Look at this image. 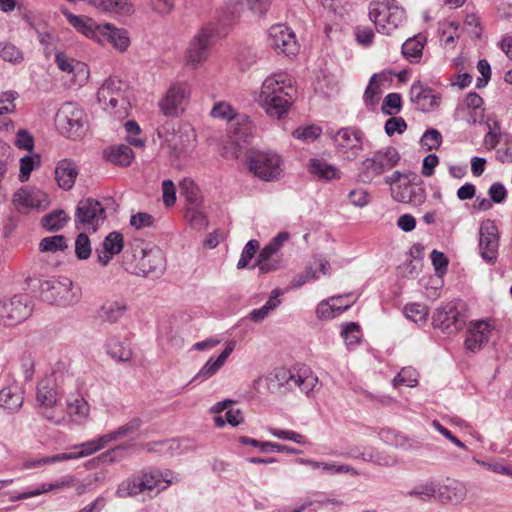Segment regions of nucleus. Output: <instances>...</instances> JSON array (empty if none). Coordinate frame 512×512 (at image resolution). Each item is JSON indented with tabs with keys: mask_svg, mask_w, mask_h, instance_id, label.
<instances>
[{
	"mask_svg": "<svg viewBox=\"0 0 512 512\" xmlns=\"http://www.w3.org/2000/svg\"><path fill=\"white\" fill-rule=\"evenodd\" d=\"M358 457L364 461L372 462L381 466H389L395 463V458L393 456L381 453L372 448H366L358 455Z\"/></svg>",
	"mask_w": 512,
	"mask_h": 512,
	"instance_id": "obj_53",
	"label": "nucleus"
},
{
	"mask_svg": "<svg viewBox=\"0 0 512 512\" xmlns=\"http://www.w3.org/2000/svg\"><path fill=\"white\" fill-rule=\"evenodd\" d=\"M106 217V209L102 202L93 198L81 199L75 211L76 228L95 232Z\"/></svg>",
	"mask_w": 512,
	"mask_h": 512,
	"instance_id": "obj_5",
	"label": "nucleus"
},
{
	"mask_svg": "<svg viewBox=\"0 0 512 512\" xmlns=\"http://www.w3.org/2000/svg\"><path fill=\"white\" fill-rule=\"evenodd\" d=\"M299 462L301 464L307 465L311 467L312 469H320L323 473L327 474H341V473H351L355 474V471L352 467L348 465H337L335 463H328V462H319L314 461L310 459H300Z\"/></svg>",
	"mask_w": 512,
	"mask_h": 512,
	"instance_id": "obj_47",
	"label": "nucleus"
},
{
	"mask_svg": "<svg viewBox=\"0 0 512 512\" xmlns=\"http://www.w3.org/2000/svg\"><path fill=\"white\" fill-rule=\"evenodd\" d=\"M268 432L273 435L274 437H277L282 440H289L293 441L300 445H305L308 443L307 438L295 431L292 430H283L278 428L269 427Z\"/></svg>",
	"mask_w": 512,
	"mask_h": 512,
	"instance_id": "obj_60",
	"label": "nucleus"
},
{
	"mask_svg": "<svg viewBox=\"0 0 512 512\" xmlns=\"http://www.w3.org/2000/svg\"><path fill=\"white\" fill-rule=\"evenodd\" d=\"M127 311L124 301H108L100 309V317L110 323L119 321Z\"/></svg>",
	"mask_w": 512,
	"mask_h": 512,
	"instance_id": "obj_41",
	"label": "nucleus"
},
{
	"mask_svg": "<svg viewBox=\"0 0 512 512\" xmlns=\"http://www.w3.org/2000/svg\"><path fill=\"white\" fill-rule=\"evenodd\" d=\"M465 106L469 110L467 115V122L475 124L478 120L483 118V99L475 92L467 94L464 100Z\"/></svg>",
	"mask_w": 512,
	"mask_h": 512,
	"instance_id": "obj_46",
	"label": "nucleus"
},
{
	"mask_svg": "<svg viewBox=\"0 0 512 512\" xmlns=\"http://www.w3.org/2000/svg\"><path fill=\"white\" fill-rule=\"evenodd\" d=\"M91 243L85 233H80L75 241V254L78 259L86 260L91 255Z\"/></svg>",
	"mask_w": 512,
	"mask_h": 512,
	"instance_id": "obj_63",
	"label": "nucleus"
},
{
	"mask_svg": "<svg viewBox=\"0 0 512 512\" xmlns=\"http://www.w3.org/2000/svg\"><path fill=\"white\" fill-rule=\"evenodd\" d=\"M49 204L47 194L37 188L22 187L13 195V205L22 214H29L33 210H44Z\"/></svg>",
	"mask_w": 512,
	"mask_h": 512,
	"instance_id": "obj_9",
	"label": "nucleus"
},
{
	"mask_svg": "<svg viewBox=\"0 0 512 512\" xmlns=\"http://www.w3.org/2000/svg\"><path fill=\"white\" fill-rule=\"evenodd\" d=\"M494 325L490 321L479 320L470 324L465 339V348L473 353L481 350L489 341Z\"/></svg>",
	"mask_w": 512,
	"mask_h": 512,
	"instance_id": "obj_18",
	"label": "nucleus"
},
{
	"mask_svg": "<svg viewBox=\"0 0 512 512\" xmlns=\"http://www.w3.org/2000/svg\"><path fill=\"white\" fill-rule=\"evenodd\" d=\"M295 388L298 387L301 392L305 394H309L314 390V388L318 385V378L308 369H300L297 370V374H295Z\"/></svg>",
	"mask_w": 512,
	"mask_h": 512,
	"instance_id": "obj_50",
	"label": "nucleus"
},
{
	"mask_svg": "<svg viewBox=\"0 0 512 512\" xmlns=\"http://www.w3.org/2000/svg\"><path fill=\"white\" fill-rule=\"evenodd\" d=\"M55 62L61 71L72 75L71 81L75 84L81 86L87 81L89 70L85 63L69 58L62 52L55 55Z\"/></svg>",
	"mask_w": 512,
	"mask_h": 512,
	"instance_id": "obj_22",
	"label": "nucleus"
},
{
	"mask_svg": "<svg viewBox=\"0 0 512 512\" xmlns=\"http://www.w3.org/2000/svg\"><path fill=\"white\" fill-rule=\"evenodd\" d=\"M296 94L294 79L286 73H276L264 80L259 102L268 116L281 119L288 113Z\"/></svg>",
	"mask_w": 512,
	"mask_h": 512,
	"instance_id": "obj_1",
	"label": "nucleus"
},
{
	"mask_svg": "<svg viewBox=\"0 0 512 512\" xmlns=\"http://www.w3.org/2000/svg\"><path fill=\"white\" fill-rule=\"evenodd\" d=\"M55 123L61 134L69 138H78L84 132L86 115L75 103L66 102L59 108Z\"/></svg>",
	"mask_w": 512,
	"mask_h": 512,
	"instance_id": "obj_4",
	"label": "nucleus"
},
{
	"mask_svg": "<svg viewBox=\"0 0 512 512\" xmlns=\"http://www.w3.org/2000/svg\"><path fill=\"white\" fill-rule=\"evenodd\" d=\"M402 107V99L398 93H389L384 98L381 110L385 115L397 114Z\"/></svg>",
	"mask_w": 512,
	"mask_h": 512,
	"instance_id": "obj_62",
	"label": "nucleus"
},
{
	"mask_svg": "<svg viewBox=\"0 0 512 512\" xmlns=\"http://www.w3.org/2000/svg\"><path fill=\"white\" fill-rule=\"evenodd\" d=\"M280 295L279 289H274L271 292V296L269 300L259 309H254L250 312L249 318L253 322H261L263 321L271 311H273L279 304L280 300L278 299Z\"/></svg>",
	"mask_w": 512,
	"mask_h": 512,
	"instance_id": "obj_49",
	"label": "nucleus"
},
{
	"mask_svg": "<svg viewBox=\"0 0 512 512\" xmlns=\"http://www.w3.org/2000/svg\"><path fill=\"white\" fill-rule=\"evenodd\" d=\"M256 266L260 273H270L277 271L282 266V258L279 253L269 251L263 248L258 255Z\"/></svg>",
	"mask_w": 512,
	"mask_h": 512,
	"instance_id": "obj_38",
	"label": "nucleus"
},
{
	"mask_svg": "<svg viewBox=\"0 0 512 512\" xmlns=\"http://www.w3.org/2000/svg\"><path fill=\"white\" fill-rule=\"evenodd\" d=\"M157 132L159 137L168 143L176 155L187 152V146L184 142L189 141V138L182 133H175V123L173 121H165L158 127Z\"/></svg>",
	"mask_w": 512,
	"mask_h": 512,
	"instance_id": "obj_24",
	"label": "nucleus"
},
{
	"mask_svg": "<svg viewBox=\"0 0 512 512\" xmlns=\"http://www.w3.org/2000/svg\"><path fill=\"white\" fill-rule=\"evenodd\" d=\"M498 247L499 234L495 222L490 219L482 221L479 228V250L481 257L489 263H494L497 259Z\"/></svg>",
	"mask_w": 512,
	"mask_h": 512,
	"instance_id": "obj_12",
	"label": "nucleus"
},
{
	"mask_svg": "<svg viewBox=\"0 0 512 512\" xmlns=\"http://www.w3.org/2000/svg\"><path fill=\"white\" fill-rule=\"evenodd\" d=\"M69 220V216L64 210H54L51 213L45 215L42 220V226L51 232L61 230Z\"/></svg>",
	"mask_w": 512,
	"mask_h": 512,
	"instance_id": "obj_48",
	"label": "nucleus"
},
{
	"mask_svg": "<svg viewBox=\"0 0 512 512\" xmlns=\"http://www.w3.org/2000/svg\"><path fill=\"white\" fill-rule=\"evenodd\" d=\"M0 58L13 65L24 61V54L16 45L10 42H0Z\"/></svg>",
	"mask_w": 512,
	"mask_h": 512,
	"instance_id": "obj_51",
	"label": "nucleus"
},
{
	"mask_svg": "<svg viewBox=\"0 0 512 512\" xmlns=\"http://www.w3.org/2000/svg\"><path fill=\"white\" fill-rule=\"evenodd\" d=\"M418 373L412 367H404L401 371L395 376L392 381L394 387H398L400 385H405L408 387H413L417 384Z\"/></svg>",
	"mask_w": 512,
	"mask_h": 512,
	"instance_id": "obj_56",
	"label": "nucleus"
},
{
	"mask_svg": "<svg viewBox=\"0 0 512 512\" xmlns=\"http://www.w3.org/2000/svg\"><path fill=\"white\" fill-rule=\"evenodd\" d=\"M336 297H332L331 299L327 301H322L318 304L316 313L317 316L321 319H331L341 313L343 310H347L349 308V305L341 307H335L333 304H331V301H334Z\"/></svg>",
	"mask_w": 512,
	"mask_h": 512,
	"instance_id": "obj_58",
	"label": "nucleus"
},
{
	"mask_svg": "<svg viewBox=\"0 0 512 512\" xmlns=\"http://www.w3.org/2000/svg\"><path fill=\"white\" fill-rule=\"evenodd\" d=\"M295 374H297V370L276 369L267 379L268 389L272 392H280L282 388L285 390L294 389L297 384Z\"/></svg>",
	"mask_w": 512,
	"mask_h": 512,
	"instance_id": "obj_29",
	"label": "nucleus"
},
{
	"mask_svg": "<svg viewBox=\"0 0 512 512\" xmlns=\"http://www.w3.org/2000/svg\"><path fill=\"white\" fill-rule=\"evenodd\" d=\"M55 380L47 377L41 380L37 386V409L39 413L49 421L56 422L55 407L58 404L59 393L54 385Z\"/></svg>",
	"mask_w": 512,
	"mask_h": 512,
	"instance_id": "obj_10",
	"label": "nucleus"
},
{
	"mask_svg": "<svg viewBox=\"0 0 512 512\" xmlns=\"http://www.w3.org/2000/svg\"><path fill=\"white\" fill-rule=\"evenodd\" d=\"M268 43L277 53L295 55L299 50L295 33L284 24H276L268 31Z\"/></svg>",
	"mask_w": 512,
	"mask_h": 512,
	"instance_id": "obj_11",
	"label": "nucleus"
},
{
	"mask_svg": "<svg viewBox=\"0 0 512 512\" xmlns=\"http://www.w3.org/2000/svg\"><path fill=\"white\" fill-rule=\"evenodd\" d=\"M77 175V167L72 161L65 159L56 166L55 179L58 186L64 190H70L74 186Z\"/></svg>",
	"mask_w": 512,
	"mask_h": 512,
	"instance_id": "obj_31",
	"label": "nucleus"
},
{
	"mask_svg": "<svg viewBox=\"0 0 512 512\" xmlns=\"http://www.w3.org/2000/svg\"><path fill=\"white\" fill-rule=\"evenodd\" d=\"M210 114L213 118L226 121H231L236 116L235 109L229 103L224 101L216 103L211 109Z\"/></svg>",
	"mask_w": 512,
	"mask_h": 512,
	"instance_id": "obj_61",
	"label": "nucleus"
},
{
	"mask_svg": "<svg viewBox=\"0 0 512 512\" xmlns=\"http://www.w3.org/2000/svg\"><path fill=\"white\" fill-rule=\"evenodd\" d=\"M41 252L56 253L67 248L66 238L63 235L45 237L39 244Z\"/></svg>",
	"mask_w": 512,
	"mask_h": 512,
	"instance_id": "obj_54",
	"label": "nucleus"
},
{
	"mask_svg": "<svg viewBox=\"0 0 512 512\" xmlns=\"http://www.w3.org/2000/svg\"><path fill=\"white\" fill-rule=\"evenodd\" d=\"M143 422L140 418H133L127 423L119 426L113 431H110L107 434L108 440L111 442H116L128 437L133 436L139 429L141 428Z\"/></svg>",
	"mask_w": 512,
	"mask_h": 512,
	"instance_id": "obj_43",
	"label": "nucleus"
},
{
	"mask_svg": "<svg viewBox=\"0 0 512 512\" xmlns=\"http://www.w3.org/2000/svg\"><path fill=\"white\" fill-rule=\"evenodd\" d=\"M123 249V235L120 232H110L104 239L101 248L96 249L98 262L102 266L108 265L114 255Z\"/></svg>",
	"mask_w": 512,
	"mask_h": 512,
	"instance_id": "obj_25",
	"label": "nucleus"
},
{
	"mask_svg": "<svg viewBox=\"0 0 512 512\" xmlns=\"http://www.w3.org/2000/svg\"><path fill=\"white\" fill-rule=\"evenodd\" d=\"M22 389L16 385H9L0 390V406L10 411H18L23 405Z\"/></svg>",
	"mask_w": 512,
	"mask_h": 512,
	"instance_id": "obj_34",
	"label": "nucleus"
},
{
	"mask_svg": "<svg viewBox=\"0 0 512 512\" xmlns=\"http://www.w3.org/2000/svg\"><path fill=\"white\" fill-rule=\"evenodd\" d=\"M405 313L407 318L411 319L413 322L423 323L427 320L429 310L424 304L413 303L406 305Z\"/></svg>",
	"mask_w": 512,
	"mask_h": 512,
	"instance_id": "obj_59",
	"label": "nucleus"
},
{
	"mask_svg": "<svg viewBox=\"0 0 512 512\" xmlns=\"http://www.w3.org/2000/svg\"><path fill=\"white\" fill-rule=\"evenodd\" d=\"M41 159L38 154L25 155L20 159L19 180L25 182L29 179L31 172L39 167Z\"/></svg>",
	"mask_w": 512,
	"mask_h": 512,
	"instance_id": "obj_52",
	"label": "nucleus"
},
{
	"mask_svg": "<svg viewBox=\"0 0 512 512\" xmlns=\"http://www.w3.org/2000/svg\"><path fill=\"white\" fill-rule=\"evenodd\" d=\"M33 311V304L27 295H15L0 301V323L15 326L28 319Z\"/></svg>",
	"mask_w": 512,
	"mask_h": 512,
	"instance_id": "obj_8",
	"label": "nucleus"
},
{
	"mask_svg": "<svg viewBox=\"0 0 512 512\" xmlns=\"http://www.w3.org/2000/svg\"><path fill=\"white\" fill-rule=\"evenodd\" d=\"M467 495V489L463 483L453 481L443 487H438L437 498L442 503H461Z\"/></svg>",
	"mask_w": 512,
	"mask_h": 512,
	"instance_id": "obj_32",
	"label": "nucleus"
},
{
	"mask_svg": "<svg viewBox=\"0 0 512 512\" xmlns=\"http://www.w3.org/2000/svg\"><path fill=\"white\" fill-rule=\"evenodd\" d=\"M89 411V404L81 395L68 399L67 412L74 422L78 424L84 423L89 416Z\"/></svg>",
	"mask_w": 512,
	"mask_h": 512,
	"instance_id": "obj_39",
	"label": "nucleus"
},
{
	"mask_svg": "<svg viewBox=\"0 0 512 512\" xmlns=\"http://www.w3.org/2000/svg\"><path fill=\"white\" fill-rule=\"evenodd\" d=\"M106 352L114 360L127 362L132 358V350L127 340H120L116 336H110L105 343Z\"/></svg>",
	"mask_w": 512,
	"mask_h": 512,
	"instance_id": "obj_35",
	"label": "nucleus"
},
{
	"mask_svg": "<svg viewBox=\"0 0 512 512\" xmlns=\"http://www.w3.org/2000/svg\"><path fill=\"white\" fill-rule=\"evenodd\" d=\"M144 492H149L146 489L145 482L141 480L140 476L133 477L123 481L117 488L116 495L120 498L132 497Z\"/></svg>",
	"mask_w": 512,
	"mask_h": 512,
	"instance_id": "obj_44",
	"label": "nucleus"
},
{
	"mask_svg": "<svg viewBox=\"0 0 512 512\" xmlns=\"http://www.w3.org/2000/svg\"><path fill=\"white\" fill-rule=\"evenodd\" d=\"M369 18L377 31L390 35L406 20L405 11L395 0H377L370 4Z\"/></svg>",
	"mask_w": 512,
	"mask_h": 512,
	"instance_id": "obj_3",
	"label": "nucleus"
},
{
	"mask_svg": "<svg viewBox=\"0 0 512 512\" xmlns=\"http://www.w3.org/2000/svg\"><path fill=\"white\" fill-rule=\"evenodd\" d=\"M337 152L346 160L356 159L362 150L361 133L354 128H342L334 136Z\"/></svg>",
	"mask_w": 512,
	"mask_h": 512,
	"instance_id": "obj_13",
	"label": "nucleus"
},
{
	"mask_svg": "<svg viewBox=\"0 0 512 512\" xmlns=\"http://www.w3.org/2000/svg\"><path fill=\"white\" fill-rule=\"evenodd\" d=\"M239 442L242 444H245V445H251L254 447H258L262 452L272 451V452H278V453L286 452V453H290V454L298 453V451L296 449L289 447L287 445L274 443V442H268V441H258L256 439L249 438L246 436H241L239 438Z\"/></svg>",
	"mask_w": 512,
	"mask_h": 512,
	"instance_id": "obj_40",
	"label": "nucleus"
},
{
	"mask_svg": "<svg viewBox=\"0 0 512 512\" xmlns=\"http://www.w3.org/2000/svg\"><path fill=\"white\" fill-rule=\"evenodd\" d=\"M322 133L320 127L316 125L301 126L295 129L292 133L293 137L305 143L315 141Z\"/></svg>",
	"mask_w": 512,
	"mask_h": 512,
	"instance_id": "obj_57",
	"label": "nucleus"
},
{
	"mask_svg": "<svg viewBox=\"0 0 512 512\" xmlns=\"http://www.w3.org/2000/svg\"><path fill=\"white\" fill-rule=\"evenodd\" d=\"M391 193L394 200L402 203L420 205L425 201V190L410 183L392 187Z\"/></svg>",
	"mask_w": 512,
	"mask_h": 512,
	"instance_id": "obj_27",
	"label": "nucleus"
},
{
	"mask_svg": "<svg viewBox=\"0 0 512 512\" xmlns=\"http://www.w3.org/2000/svg\"><path fill=\"white\" fill-rule=\"evenodd\" d=\"M388 77L385 74H374L369 81V84L364 92V101L367 105L374 106L380 100L382 90L380 85L383 81H387Z\"/></svg>",
	"mask_w": 512,
	"mask_h": 512,
	"instance_id": "obj_45",
	"label": "nucleus"
},
{
	"mask_svg": "<svg viewBox=\"0 0 512 512\" xmlns=\"http://www.w3.org/2000/svg\"><path fill=\"white\" fill-rule=\"evenodd\" d=\"M126 85L118 78H108L98 89L97 99L104 109H115L118 104L126 103L124 97Z\"/></svg>",
	"mask_w": 512,
	"mask_h": 512,
	"instance_id": "obj_16",
	"label": "nucleus"
},
{
	"mask_svg": "<svg viewBox=\"0 0 512 512\" xmlns=\"http://www.w3.org/2000/svg\"><path fill=\"white\" fill-rule=\"evenodd\" d=\"M442 143V135L436 129L427 130L421 137V145L428 151L436 150Z\"/></svg>",
	"mask_w": 512,
	"mask_h": 512,
	"instance_id": "obj_64",
	"label": "nucleus"
},
{
	"mask_svg": "<svg viewBox=\"0 0 512 512\" xmlns=\"http://www.w3.org/2000/svg\"><path fill=\"white\" fill-rule=\"evenodd\" d=\"M438 485L435 481H426L417 484L407 492V496L417 500L428 502L437 497Z\"/></svg>",
	"mask_w": 512,
	"mask_h": 512,
	"instance_id": "obj_42",
	"label": "nucleus"
},
{
	"mask_svg": "<svg viewBox=\"0 0 512 512\" xmlns=\"http://www.w3.org/2000/svg\"><path fill=\"white\" fill-rule=\"evenodd\" d=\"M165 265V256L160 248L152 247L142 250L139 266L145 275L160 274L165 270Z\"/></svg>",
	"mask_w": 512,
	"mask_h": 512,
	"instance_id": "obj_23",
	"label": "nucleus"
},
{
	"mask_svg": "<svg viewBox=\"0 0 512 512\" xmlns=\"http://www.w3.org/2000/svg\"><path fill=\"white\" fill-rule=\"evenodd\" d=\"M104 153L109 162L119 166H129L134 159V152L127 144L111 146Z\"/></svg>",
	"mask_w": 512,
	"mask_h": 512,
	"instance_id": "obj_37",
	"label": "nucleus"
},
{
	"mask_svg": "<svg viewBox=\"0 0 512 512\" xmlns=\"http://www.w3.org/2000/svg\"><path fill=\"white\" fill-rule=\"evenodd\" d=\"M423 44L416 38L406 40L402 45V54L410 62H418L422 55Z\"/></svg>",
	"mask_w": 512,
	"mask_h": 512,
	"instance_id": "obj_55",
	"label": "nucleus"
},
{
	"mask_svg": "<svg viewBox=\"0 0 512 512\" xmlns=\"http://www.w3.org/2000/svg\"><path fill=\"white\" fill-rule=\"evenodd\" d=\"M409 96L412 104L421 112H431L437 109L441 102V95L421 81L412 84Z\"/></svg>",
	"mask_w": 512,
	"mask_h": 512,
	"instance_id": "obj_15",
	"label": "nucleus"
},
{
	"mask_svg": "<svg viewBox=\"0 0 512 512\" xmlns=\"http://www.w3.org/2000/svg\"><path fill=\"white\" fill-rule=\"evenodd\" d=\"M212 38V30L201 29L191 40L186 50L185 59L188 65L196 68L208 58Z\"/></svg>",
	"mask_w": 512,
	"mask_h": 512,
	"instance_id": "obj_14",
	"label": "nucleus"
},
{
	"mask_svg": "<svg viewBox=\"0 0 512 512\" xmlns=\"http://www.w3.org/2000/svg\"><path fill=\"white\" fill-rule=\"evenodd\" d=\"M399 154L394 147L378 150L372 157L361 163L360 176L364 182H370L375 177L392 169L399 161Z\"/></svg>",
	"mask_w": 512,
	"mask_h": 512,
	"instance_id": "obj_6",
	"label": "nucleus"
},
{
	"mask_svg": "<svg viewBox=\"0 0 512 512\" xmlns=\"http://www.w3.org/2000/svg\"><path fill=\"white\" fill-rule=\"evenodd\" d=\"M308 170L317 179L330 181L340 178L339 170L322 159H310Z\"/></svg>",
	"mask_w": 512,
	"mask_h": 512,
	"instance_id": "obj_36",
	"label": "nucleus"
},
{
	"mask_svg": "<svg viewBox=\"0 0 512 512\" xmlns=\"http://www.w3.org/2000/svg\"><path fill=\"white\" fill-rule=\"evenodd\" d=\"M433 323L442 330H460L465 324V316L458 311L454 303H448L436 310Z\"/></svg>",
	"mask_w": 512,
	"mask_h": 512,
	"instance_id": "obj_20",
	"label": "nucleus"
},
{
	"mask_svg": "<svg viewBox=\"0 0 512 512\" xmlns=\"http://www.w3.org/2000/svg\"><path fill=\"white\" fill-rule=\"evenodd\" d=\"M236 343L230 340L226 343L225 349L221 352L217 359L210 358L198 371L193 380H207L214 376L225 364L228 357L234 351Z\"/></svg>",
	"mask_w": 512,
	"mask_h": 512,
	"instance_id": "obj_26",
	"label": "nucleus"
},
{
	"mask_svg": "<svg viewBox=\"0 0 512 512\" xmlns=\"http://www.w3.org/2000/svg\"><path fill=\"white\" fill-rule=\"evenodd\" d=\"M96 41L100 44L110 43L120 52H125L130 46V37L127 30L117 28L110 23L101 24Z\"/></svg>",
	"mask_w": 512,
	"mask_h": 512,
	"instance_id": "obj_21",
	"label": "nucleus"
},
{
	"mask_svg": "<svg viewBox=\"0 0 512 512\" xmlns=\"http://www.w3.org/2000/svg\"><path fill=\"white\" fill-rule=\"evenodd\" d=\"M249 168L255 176L272 181L282 174V159L273 151H255L248 157Z\"/></svg>",
	"mask_w": 512,
	"mask_h": 512,
	"instance_id": "obj_7",
	"label": "nucleus"
},
{
	"mask_svg": "<svg viewBox=\"0 0 512 512\" xmlns=\"http://www.w3.org/2000/svg\"><path fill=\"white\" fill-rule=\"evenodd\" d=\"M75 484H76V479L73 476L66 475V476H63L60 479L54 481L53 483H43L39 488H37L35 490L19 493L17 495H12L10 497V500L17 501V500L28 499L31 497L39 496L43 493L53 491V490L72 487Z\"/></svg>",
	"mask_w": 512,
	"mask_h": 512,
	"instance_id": "obj_30",
	"label": "nucleus"
},
{
	"mask_svg": "<svg viewBox=\"0 0 512 512\" xmlns=\"http://www.w3.org/2000/svg\"><path fill=\"white\" fill-rule=\"evenodd\" d=\"M251 135L252 124L248 118L243 117L241 121L233 125L230 135L231 147L224 146L222 155L231 159L238 158L242 145L248 141Z\"/></svg>",
	"mask_w": 512,
	"mask_h": 512,
	"instance_id": "obj_19",
	"label": "nucleus"
},
{
	"mask_svg": "<svg viewBox=\"0 0 512 512\" xmlns=\"http://www.w3.org/2000/svg\"><path fill=\"white\" fill-rule=\"evenodd\" d=\"M39 289L45 302L62 307L78 303L82 296L81 288L67 277L44 280L40 283Z\"/></svg>",
	"mask_w": 512,
	"mask_h": 512,
	"instance_id": "obj_2",
	"label": "nucleus"
},
{
	"mask_svg": "<svg viewBox=\"0 0 512 512\" xmlns=\"http://www.w3.org/2000/svg\"><path fill=\"white\" fill-rule=\"evenodd\" d=\"M64 16L71 26H73L79 33L87 38L97 40L98 31H100L101 24H98L94 19L84 15H74L71 12L64 11Z\"/></svg>",
	"mask_w": 512,
	"mask_h": 512,
	"instance_id": "obj_28",
	"label": "nucleus"
},
{
	"mask_svg": "<svg viewBox=\"0 0 512 512\" xmlns=\"http://www.w3.org/2000/svg\"><path fill=\"white\" fill-rule=\"evenodd\" d=\"M108 444H110V441L108 440L107 434H103L96 439H92L87 442H83L79 445H75L73 447L75 451L68 453L69 460L87 457L103 449Z\"/></svg>",
	"mask_w": 512,
	"mask_h": 512,
	"instance_id": "obj_33",
	"label": "nucleus"
},
{
	"mask_svg": "<svg viewBox=\"0 0 512 512\" xmlns=\"http://www.w3.org/2000/svg\"><path fill=\"white\" fill-rule=\"evenodd\" d=\"M188 98V90L183 84H173L165 97L160 101L159 107L164 116L176 117L183 111V105Z\"/></svg>",
	"mask_w": 512,
	"mask_h": 512,
	"instance_id": "obj_17",
	"label": "nucleus"
}]
</instances>
